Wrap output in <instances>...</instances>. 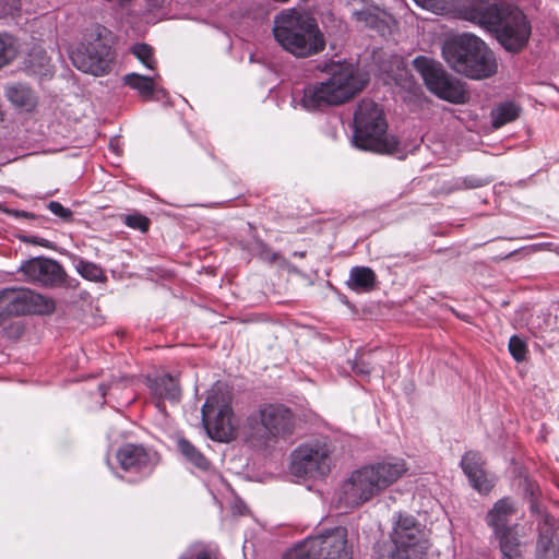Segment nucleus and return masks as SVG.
<instances>
[{"mask_svg":"<svg viewBox=\"0 0 559 559\" xmlns=\"http://www.w3.org/2000/svg\"><path fill=\"white\" fill-rule=\"evenodd\" d=\"M409 466L403 457L385 456L355 471L342 483L337 503L345 508H358L385 492L401 480Z\"/></svg>","mask_w":559,"mask_h":559,"instance_id":"1","label":"nucleus"},{"mask_svg":"<svg viewBox=\"0 0 559 559\" xmlns=\"http://www.w3.org/2000/svg\"><path fill=\"white\" fill-rule=\"evenodd\" d=\"M320 69L329 78L302 90L300 105L308 111L342 105L359 94L368 83L367 75L352 62L331 61Z\"/></svg>","mask_w":559,"mask_h":559,"instance_id":"2","label":"nucleus"},{"mask_svg":"<svg viewBox=\"0 0 559 559\" xmlns=\"http://www.w3.org/2000/svg\"><path fill=\"white\" fill-rule=\"evenodd\" d=\"M442 56L455 72L469 79H487L497 72L493 52L484 40L469 33L447 39Z\"/></svg>","mask_w":559,"mask_h":559,"instance_id":"3","label":"nucleus"},{"mask_svg":"<svg viewBox=\"0 0 559 559\" xmlns=\"http://www.w3.org/2000/svg\"><path fill=\"white\" fill-rule=\"evenodd\" d=\"M273 35L284 50L297 58L319 53L325 47L323 34L316 21L295 11L276 15Z\"/></svg>","mask_w":559,"mask_h":559,"instance_id":"4","label":"nucleus"},{"mask_svg":"<svg viewBox=\"0 0 559 559\" xmlns=\"http://www.w3.org/2000/svg\"><path fill=\"white\" fill-rule=\"evenodd\" d=\"M295 416L289 408L270 404L248 417L245 426L246 442L258 451H269L295 430Z\"/></svg>","mask_w":559,"mask_h":559,"instance_id":"5","label":"nucleus"},{"mask_svg":"<svg viewBox=\"0 0 559 559\" xmlns=\"http://www.w3.org/2000/svg\"><path fill=\"white\" fill-rule=\"evenodd\" d=\"M354 143L357 147L376 153H392L397 146L394 136L386 133L382 109L372 100L364 99L354 115Z\"/></svg>","mask_w":559,"mask_h":559,"instance_id":"6","label":"nucleus"},{"mask_svg":"<svg viewBox=\"0 0 559 559\" xmlns=\"http://www.w3.org/2000/svg\"><path fill=\"white\" fill-rule=\"evenodd\" d=\"M202 424L207 436L219 442H229L237 436V420L231 409V396L221 385H215L201 409Z\"/></svg>","mask_w":559,"mask_h":559,"instance_id":"7","label":"nucleus"},{"mask_svg":"<svg viewBox=\"0 0 559 559\" xmlns=\"http://www.w3.org/2000/svg\"><path fill=\"white\" fill-rule=\"evenodd\" d=\"M283 559H352L347 549V532L335 527L295 545Z\"/></svg>","mask_w":559,"mask_h":559,"instance_id":"8","label":"nucleus"},{"mask_svg":"<svg viewBox=\"0 0 559 559\" xmlns=\"http://www.w3.org/2000/svg\"><path fill=\"white\" fill-rule=\"evenodd\" d=\"M413 66L423 78L427 88L444 100L462 104L467 95L460 81L452 79L436 60L418 56Z\"/></svg>","mask_w":559,"mask_h":559,"instance_id":"9","label":"nucleus"},{"mask_svg":"<svg viewBox=\"0 0 559 559\" xmlns=\"http://www.w3.org/2000/svg\"><path fill=\"white\" fill-rule=\"evenodd\" d=\"M53 299L28 288L0 290V325L10 317L23 314H50L55 311Z\"/></svg>","mask_w":559,"mask_h":559,"instance_id":"10","label":"nucleus"},{"mask_svg":"<svg viewBox=\"0 0 559 559\" xmlns=\"http://www.w3.org/2000/svg\"><path fill=\"white\" fill-rule=\"evenodd\" d=\"M290 473L298 479H318L326 476L331 468V450L322 442L299 445L290 456Z\"/></svg>","mask_w":559,"mask_h":559,"instance_id":"11","label":"nucleus"},{"mask_svg":"<svg viewBox=\"0 0 559 559\" xmlns=\"http://www.w3.org/2000/svg\"><path fill=\"white\" fill-rule=\"evenodd\" d=\"M106 28L97 27L95 36H91L86 43H81L71 51L73 66L82 72L93 75L105 74L111 61L110 46L104 40L103 33Z\"/></svg>","mask_w":559,"mask_h":559,"instance_id":"12","label":"nucleus"},{"mask_svg":"<svg viewBox=\"0 0 559 559\" xmlns=\"http://www.w3.org/2000/svg\"><path fill=\"white\" fill-rule=\"evenodd\" d=\"M391 538L395 546L392 559H427V542L413 516L400 514Z\"/></svg>","mask_w":559,"mask_h":559,"instance_id":"13","label":"nucleus"},{"mask_svg":"<svg viewBox=\"0 0 559 559\" xmlns=\"http://www.w3.org/2000/svg\"><path fill=\"white\" fill-rule=\"evenodd\" d=\"M515 9L499 0H466L461 14L463 19L497 33Z\"/></svg>","mask_w":559,"mask_h":559,"instance_id":"14","label":"nucleus"},{"mask_svg":"<svg viewBox=\"0 0 559 559\" xmlns=\"http://www.w3.org/2000/svg\"><path fill=\"white\" fill-rule=\"evenodd\" d=\"M116 459L124 472L140 476L152 474L159 463V455L156 451L133 443L120 447Z\"/></svg>","mask_w":559,"mask_h":559,"instance_id":"15","label":"nucleus"},{"mask_svg":"<svg viewBox=\"0 0 559 559\" xmlns=\"http://www.w3.org/2000/svg\"><path fill=\"white\" fill-rule=\"evenodd\" d=\"M501 46L511 52L522 50L531 36V25L522 11L515 9L496 33Z\"/></svg>","mask_w":559,"mask_h":559,"instance_id":"16","label":"nucleus"},{"mask_svg":"<svg viewBox=\"0 0 559 559\" xmlns=\"http://www.w3.org/2000/svg\"><path fill=\"white\" fill-rule=\"evenodd\" d=\"M19 271L24 280L43 286H53L64 281L62 266L55 260L47 258H33L21 264Z\"/></svg>","mask_w":559,"mask_h":559,"instance_id":"17","label":"nucleus"},{"mask_svg":"<svg viewBox=\"0 0 559 559\" xmlns=\"http://www.w3.org/2000/svg\"><path fill=\"white\" fill-rule=\"evenodd\" d=\"M484 461L478 452H466L461 460V467L472 487L479 493H488L495 486V478L484 469Z\"/></svg>","mask_w":559,"mask_h":559,"instance_id":"18","label":"nucleus"},{"mask_svg":"<svg viewBox=\"0 0 559 559\" xmlns=\"http://www.w3.org/2000/svg\"><path fill=\"white\" fill-rule=\"evenodd\" d=\"M559 555V523L554 518H545L539 525L536 545L537 559H557Z\"/></svg>","mask_w":559,"mask_h":559,"instance_id":"19","label":"nucleus"},{"mask_svg":"<svg viewBox=\"0 0 559 559\" xmlns=\"http://www.w3.org/2000/svg\"><path fill=\"white\" fill-rule=\"evenodd\" d=\"M515 513L513 501L508 498L498 500L486 514V523L492 528L493 534L512 527L510 520Z\"/></svg>","mask_w":559,"mask_h":559,"instance_id":"20","label":"nucleus"},{"mask_svg":"<svg viewBox=\"0 0 559 559\" xmlns=\"http://www.w3.org/2000/svg\"><path fill=\"white\" fill-rule=\"evenodd\" d=\"M158 78L159 75L157 73L153 76H147L131 72L122 78V82L124 85L135 91L143 100L147 102L152 100L154 98V94L160 91L156 82Z\"/></svg>","mask_w":559,"mask_h":559,"instance_id":"21","label":"nucleus"},{"mask_svg":"<svg viewBox=\"0 0 559 559\" xmlns=\"http://www.w3.org/2000/svg\"><path fill=\"white\" fill-rule=\"evenodd\" d=\"M5 97L20 111L31 112L37 106V96L26 85L16 83L5 87Z\"/></svg>","mask_w":559,"mask_h":559,"instance_id":"22","label":"nucleus"},{"mask_svg":"<svg viewBox=\"0 0 559 559\" xmlns=\"http://www.w3.org/2000/svg\"><path fill=\"white\" fill-rule=\"evenodd\" d=\"M148 388L152 391V394L158 400L178 402L181 395L178 381L168 373L158 376L154 379L150 378Z\"/></svg>","mask_w":559,"mask_h":559,"instance_id":"23","label":"nucleus"},{"mask_svg":"<svg viewBox=\"0 0 559 559\" xmlns=\"http://www.w3.org/2000/svg\"><path fill=\"white\" fill-rule=\"evenodd\" d=\"M495 537L499 542L501 559H523L515 526L496 533Z\"/></svg>","mask_w":559,"mask_h":559,"instance_id":"24","label":"nucleus"},{"mask_svg":"<svg viewBox=\"0 0 559 559\" xmlns=\"http://www.w3.org/2000/svg\"><path fill=\"white\" fill-rule=\"evenodd\" d=\"M376 282L374 272L367 266H355L349 272L348 286L356 290H370Z\"/></svg>","mask_w":559,"mask_h":559,"instance_id":"25","label":"nucleus"},{"mask_svg":"<svg viewBox=\"0 0 559 559\" xmlns=\"http://www.w3.org/2000/svg\"><path fill=\"white\" fill-rule=\"evenodd\" d=\"M177 447L180 453L189 461L192 465L200 469H207L210 466L206 457L188 440L185 438H179L177 440Z\"/></svg>","mask_w":559,"mask_h":559,"instance_id":"26","label":"nucleus"},{"mask_svg":"<svg viewBox=\"0 0 559 559\" xmlns=\"http://www.w3.org/2000/svg\"><path fill=\"white\" fill-rule=\"evenodd\" d=\"M520 108L514 103H504L497 106L492 112V124L495 128H500L519 117Z\"/></svg>","mask_w":559,"mask_h":559,"instance_id":"27","label":"nucleus"},{"mask_svg":"<svg viewBox=\"0 0 559 559\" xmlns=\"http://www.w3.org/2000/svg\"><path fill=\"white\" fill-rule=\"evenodd\" d=\"M74 266L76 272L88 281L102 282L105 278L102 267L93 262H88L79 258L75 260Z\"/></svg>","mask_w":559,"mask_h":559,"instance_id":"28","label":"nucleus"},{"mask_svg":"<svg viewBox=\"0 0 559 559\" xmlns=\"http://www.w3.org/2000/svg\"><path fill=\"white\" fill-rule=\"evenodd\" d=\"M16 46L12 36L0 34V69L9 64L16 56Z\"/></svg>","mask_w":559,"mask_h":559,"instance_id":"29","label":"nucleus"},{"mask_svg":"<svg viewBox=\"0 0 559 559\" xmlns=\"http://www.w3.org/2000/svg\"><path fill=\"white\" fill-rule=\"evenodd\" d=\"M132 52L147 69L153 70L155 68L153 49L148 45L136 44L132 47Z\"/></svg>","mask_w":559,"mask_h":559,"instance_id":"30","label":"nucleus"},{"mask_svg":"<svg viewBox=\"0 0 559 559\" xmlns=\"http://www.w3.org/2000/svg\"><path fill=\"white\" fill-rule=\"evenodd\" d=\"M509 352L516 361H523L526 358L527 345L521 337L513 335L509 341Z\"/></svg>","mask_w":559,"mask_h":559,"instance_id":"31","label":"nucleus"},{"mask_svg":"<svg viewBox=\"0 0 559 559\" xmlns=\"http://www.w3.org/2000/svg\"><path fill=\"white\" fill-rule=\"evenodd\" d=\"M419 7L437 14H442L450 10L451 0H414Z\"/></svg>","mask_w":559,"mask_h":559,"instance_id":"32","label":"nucleus"},{"mask_svg":"<svg viewBox=\"0 0 559 559\" xmlns=\"http://www.w3.org/2000/svg\"><path fill=\"white\" fill-rule=\"evenodd\" d=\"M124 224L133 229H139L142 233H145L150 226V219L139 213L130 214L124 217Z\"/></svg>","mask_w":559,"mask_h":559,"instance_id":"33","label":"nucleus"},{"mask_svg":"<svg viewBox=\"0 0 559 559\" xmlns=\"http://www.w3.org/2000/svg\"><path fill=\"white\" fill-rule=\"evenodd\" d=\"M353 19H355L357 22H361L367 26H376L377 23V15L372 13L369 10H357L353 11Z\"/></svg>","mask_w":559,"mask_h":559,"instance_id":"34","label":"nucleus"},{"mask_svg":"<svg viewBox=\"0 0 559 559\" xmlns=\"http://www.w3.org/2000/svg\"><path fill=\"white\" fill-rule=\"evenodd\" d=\"M49 211L62 218L63 221H69L72 217L71 210L64 207L61 203L57 201H50L48 204Z\"/></svg>","mask_w":559,"mask_h":559,"instance_id":"35","label":"nucleus"},{"mask_svg":"<svg viewBox=\"0 0 559 559\" xmlns=\"http://www.w3.org/2000/svg\"><path fill=\"white\" fill-rule=\"evenodd\" d=\"M372 362V360L360 358L354 364L353 369L357 374L369 376L373 370Z\"/></svg>","mask_w":559,"mask_h":559,"instance_id":"36","label":"nucleus"},{"mask_svg":"<svg viewBox=\"0 0 559 559\" xmlns=\"http://www.w3.org/2000/svg\"><path fill=\"white\" fill-rule=\"evenodd\" d=\"M124 383H126V381H112L107 388L104 384L99 385V391L102 392V396H105L107 394V391H109L111 393L114 390L120 388L121 384H124Z\"/></svg>","mask_w":559,"mask_h":559,"instance_id":"37","label":"nucleus"},{"mask_svg":"<svg viewBox=\"0 0 559 559\" xmlns=\"http://www.w3.org/2000/svg\"><path fill=\"white\" fill-rule=\"evenodd\" d=\"M25 242L39 245L41 247H48L49 241L44 238H36V237H24Z\"/></svg>","mask_w":559,"mask_h":559,"instance_id":"38","label":"nucleus"},{"mask_svg":"<svg viewBox=\"0 0 559 559\" xmlns=\"http://www.w3.org/2000/svg\"><path fill=\"white\" fill-rule=\"evenodd\" d=\"M197 559H216L212 554L206 550H201L197 555Z\"/></svg>","mask_w":559,"mask_h":559,"instance_id":"39","label":"nucleus"},{"mask_svg":"<svg viewBox=\"0 0 559 559\" xmlns=\"http://www.w3.org/2000/svg\"><path fill=\"white\" fill-rule=\"evenodd\" d=\"M233 509H234V512H237V513H239V514H243V513H245V509H246V507H245V506L238 507V506L236 504V506H234V508H233Z\"/></svg>","mask_w":559,"mask_h":559,"instance_id":"40","label":"nucleus"},{"mask_svg":"<svg viewBox=\"0 0 559 559\" xmlns=\"http://www.w3.org/2000/svg\"><path fill=\"white\" fill-rule=\"evenodd\" d=\"M480 186H483V182L479 179H476L468 185V187H471V188H476V187H480Z\"/></svg>","mask_w":559,"mask_h":559,"instance_id":"41","label":"nucleus"},{"mask_svg":"<svg viewBox=\"0 0 559 559\" xmlns=\"http://www.w3.org/2000/svg\"><path fill=\"white\" fill-rule=\"evenodd\" d=\"M15 215H23V216H27V213H26V212H22V213H20V212H15Z\"/></svg>","mask_w":559,"mask_h":559,"instance_id":"42","label":"nucleus"}]
</instances>
